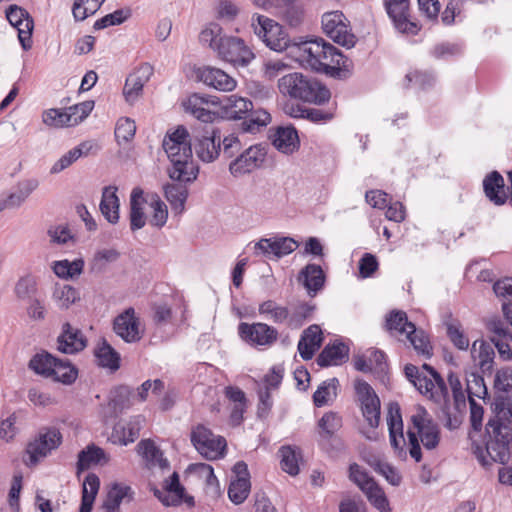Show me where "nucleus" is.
I'll return each mask as SVG.
<instances>
[{
    "mask_svg": "<svg viewBox=\"0 0 512 512\" xmlns=\"http://www.w3.org/2000/svg\"><path fill=\"white\" fill-rule=\"evenodd\" d=\"M278 88L283 95L318 105L327 102L331 96L326 86L298 72L281 77L278 81Z\"/></svg>",
    "mask_w": 512,
    "mask_h": 512,
    "instance_id": "obj_4",
    "label": "nucleus"
},
{
    "mask_svg": "<svg viewBox=\"0 0 512 512\" xmlns=\"http://www.w3.org/2000/svg\"><path fill=\"white\" fill-rule=\"evenodd\" d=\"M163 148L171 162V167L168 168L171 180L197 179L199 168L193 161L190 135L184 126H178L173 132L167 133Z\"/></svg>",
    "mask_w": 512,
    "mask_h": 512,
    "instance_id": "obj_2",
    "label": "nucleus"
},
{
    "mask_svg": "<svg viewBox=\"0 0 512 512\" xmlns=\"http://www.w3.org/2000/svg\"><path fill=\"white\" fill-rule=\"evenodd\" d=\"M494 411V419L512 425V398H495Z\"/></svg>",
    "mask_w": 512,
    "mask_h": 512,
    "instance_id": "obj_62",
    "label": "nucleus"
},
{
    "mask_svg": "<svg viewBox=\"0 0 512 512\" xmlns=\"http://www.w3.org/2000/svg\"><path fill=\"white\" fill-rule=\"evenodd\" d=\"M77 369L67 359H56L49 378L63 384H72L77 378Z\"/></svg>",
    "mask_w": 512,
    "mask_h": 512,
    "instance_id": "obj_48",
    "label": "nucleus"
},
{
    "mask_svg": "<svg viewBox=\"0 0 512 512\" xmlns=\"http://www.w3.org/2000/svg\"><path fill=\"white\" fill-rule=\"evenodd\" d=\"M69 109H49L43 112L42 120L44 124L55 127H70L76 125V120L71 118Z\"/></svg>",
    "mask_w": 512,
    "mask_h": 512,
    "instance_id": "obj_49",
    "label": "nucleus"
},
{
    "mask_svg": "<svg viewBox=\"0 0 512 512\" xmlns=\"http://www.w3.org/2000/svg\"><path fill=\"white\" fill-rule=\"evenodd\" d=\"M202 44L208 45L217 57L234 67H247L255 58L252 49L245 40L223 34V28L217 23H210L199 35Z\"/></svg>",
    "mask_w": 512,
    "mask_h": 512,
    "instance_id": "obj_1",
    "label": "nucleus"
},
{
    "mask_svg": "<svg viewBox=\"0 0 512 512\" xmlns=\"http://www.w3.org/2000/svg\"><path fill=\"white\" fill-rule=\"evenodd\" d=\"M349 358V348L344 343L327 345L317 357V364L320 367L338 366L345 363Z\"/></svg>",
    "mask_w": 512,
    "mask_h": 512,
    "instance_id": "obj_31",
    "label": "nucleus"
},
{
    "mask_svg": "<svg viewBox=\"0 0 512 512\" xmlns=\"http://www.w3.org/2000/svg\"><path fill=\"white\" fill-rule=\"evenodd\" d=\"M133 495L134 492L129 485L116 482L111 485L104 502L120 508L121 503L125 499L132 500Z\"/></svg>",
    "mask_w": 512,
    "mask_h": 512,
    "instance_id": "obj_54",
    "label": "nucleus"
},
{
    "mask_svg": "<svg viewBox=\"0 0 512 512\" xmlns=\"http://www.w3.org/2000/svg\"><path fill=\"white\" fill-rule=\"evenodd\" d=\"M337 386L338 380L336 378L324 381L313 395L315 406L322 407L326 405L331 395H336Z\"/></svg>",
    "mask_w": 512,
    "mask_h": 512,
    "instance_id": "obj_58",
    "label": "nucleus"
},
{
    "mask_svg": "<svg viewBox=\"0 0 512 512\" xmlns=\"http://www.w3.org/2000/svg\"><path fill=\"white\" fill-rule=\"evenodd\" d=\"M193 181L172 180L163 186L164 196L175 213H182L185 209V202L188 198L187 184Z\"/></svg>",
    "mask_w": 512,
    "mask_h": 512,
    "instance_id": "obj_27",
    "label": "nucleus"
},
{
    "mask_svg": "<svg viewBox=\"0 0 512 512\" xmlns=\"http://www.w3.org/2000/svg\"><path fill=\"white\" fill-rule=\"evenodd\" d=\"M241 123V128L244 132L255 134L261 129L266 127L271 122V115L265 109H252Z\"/></svg>",
    "mask_w": 512,
    "mask_h": 512,
    "instance_id": "obj_42",
    "label": "nucleus"
},
{
    "mask_svg": "<svg viewBox=\"0 0 512 512\" xmlns=\"http://www.w3.org/2000/svg\"><path fill=\"white\" fill-rule=\"evenodd\" d=\"M384 6L399 32L411 35L418 33L420 27L411 19L409 0H384Z\"/></svg>",
    "mask_w": 512,
    "mask_h": 512,
    "instance_id": "obj_14",
    "label": "nucleus"
},
{
    "mask_svg": "<svg viewBox=\"0 0 512 512\" xmlns=\"http://www.w3.org/2000/svg\"><path fill=\"white\" fill-rule=\"evenodd\" d=\"M471 357L483 374H491L494 369L495 350L492 342L477 339L471 346Z\"/></svg>",
    "mask_w": 512,
    "mask_h": 512,
    "instance_id": "obj_25",
    "label": "nucleus"
},
{
    "mask_svg": "<svg viewBox=\"0 0 512 512\" xmlns=\"http://www.w3.org/2000/svg\"><path fill=\"white\" fill-rule=\"evenodd\" d=\"M208 101L199 94H193L184 103L185 110L191 113L198 120L209 123L214 119L215 114L206 108Z\"/></svg>",
    "mask_w": 512,
    "mask_h": 512,
    "instance_id": "obj_43",
    "label": "nucleus"
},
{
    "mask_svg": "<svg viewBox=\"0 0 512 512\" xmlns=\"http://www.w3.org/2000/svg\"><path fill=\"white\" fill-rule=\"evenodd\" d=\"M484 192L487 198L495 205L505 203L507 196L504 191V179L497 171L491 172L483 181Z\"/></svg>",
    "mask_w": 512,
    "mask_h": 512,
    "instance_id": "obj_35",
    "label": "nucleus"
},
{
    "mask_svg": "<svg viewBox=\"0 0 512 512\" xmlns=\"http://www.w3.org/2000/svg\"><path fill=\"white\" fill-rule=\"evenodd\" d=\"M385 327L392 336H405L418 355L428 359L433 354L430 340L422 329L408 321L407 314L402 310L391 311L385 319Z\"/></svg>",
    "mask_w": 512,
    "mask_h": 512,
    "instance_id": "obj_6",
    "label": "nucleus"
},
{
    "mask_svg": "<svg viewBox=\"0 0 512 512\" xmlns=\"http://www.w3.org/2000/svg\"><path fill=\"white\" fill-rule=\"evenodd\" d=\"M313 307L307 303H301L295 310L290 314L288 326L292 328H299L303 322L309 318L312 314Z\"/></svg>",
    "mask_w": 512,
    "mask_h": 512,
    "instance_id": "obj_64",
    "label": "nucleus"
},
{
    "mask_svg": "<svg viewBox=\"0 0 512 512\" xmlns=\"http://www.w3.org/2000/svg\"><path fill=\"white\" fill-rule=\"evenodd\" d=\"M144 192L141 188L135 187L130 195V228L132 231L143 228L146 224L144 205L146 204Z\"/></svg>",
    "mask_w": 512,
    "mask_h": 512,
    "instance_id": "obj_30",
    "label": "nucleus"
},
{
    "mask_svg": "<svg viewBox=\"0 0 512 512\" xmlns=\"http://www.w3.org/2000/svg\"><path fill=\"white\" fill-rule=\"evenodd\" d=\"M349 479L359 487L369 502L380 512H389V502L383 490L362 466L353 463L349 466Z\"/></svg>",
    "mask_w": 512,
    "mask_h": 512,
    "instance_id": "obj_9",
    "label": "nucleus"
},
{
    "mask_svg": "<svg viewBox=\"0 0 512 512\" xmlns=\"http://www.w3.org/2000/svg\"><path fill=\"white\" fill-rule=\"evenodd\" d=\"M139 325L140 322L135 316V310L130 307L115 318L113 329L125 342L134 343L142 338Z\"/></svg>",
    "mask_w": 512,
    "mask_h": 512,
    "instance_id": "obj_22",
    "label": "nucleus"
},
{
    "mask_svg": "<svg viewBox=\"0 0 512 512\" xmlns=\"http://www.w3.org/2000/svg\"><path fill=\"white\" fill-rule=\"evenodd\" d=\"M273 145L284 154L293 153L299 147L296 129L293 127H279L274 134Z\"/></svg>",
    "mask_w": 512,
    "mask_h": 512,
    "instance_id": "obj_37",
    "label": "nucleus"
},
{
    "mask_svg": "<svg viewBox=\"0 0 512 512\" xmlns=\"http://www.w3.org/2000/svg\"><path fill=\"white\" fill-rule=\"evenodd\" d=\"M259 313L269 317L274 323L280 324L289 321L290 312L285 306H281L273 300L264 301L259 305Z\"/></svg>",
    "mask_w": 512,
    "mask_h": 512,
    "instance_id": "obj_51",
    "label": "nucleus"
},
{
    "mask_svg": "<svg viewBox=\"0 0 512 512\" xmlns=\"http://www.w3.org/2000/svg\"><path fill=\"white\" fill-rule=\"evenodd\" d=\"M195 73L199 81L219 91L230 92L237 86V81L233 77L216 67H200Z\"/></svg>",
    "mask_w": 512,
    "mask_h": 512,
    "instance_id": "obj_20",
    "label": "nucleus"
},
{
    "mask_svg": "<svg viewBox=\"0 0 512 512\" xmlns=\"http://www.w3.org/2000/svg\"><path fill=\"white\" fill-rule=\"evenodd\" d=\"M195 152L200 160L213 162L221 152V133L218 129H204L195 136Z\"/></svg>",
    "mask_w": 512,
    "mask_h": 512,
    "instance_id": "obj_17",
    "label": "nucleus"
},
{
    "mask_svg": "<svg viewBox=\"0 0 512 512\" xmlns=\"http://www.w3.org/2000/svg\"><path fill=\"white\" fill-rule=\"evenodd\" d=\"M130 16V12L124 11L123 9H118L113 13L107 14L104 17L98 19L93 28L95 30H101L107 28L109 26L120 25L122 24L128 17Z\"/></svg>",
    "mask_w": 512,
    "mask_h": 512,
    "instance_id": "obj_61",
    "label": "nucleus"
},
{
    "mask_svg": "<svg viewBox=\"0 0 512 512\" xmlns=\"http://www.w3.org/2000/svg\"><path fill=\"white\" fill-rule=\"evenodd\" d=\"M136 132V124L130 118H120L115 127V138L118 144L127 143L131 141Z\"/></svg>",
    "mask_w": 512,
    "mask_h": 512,
    "instance_id": "obj_59",
    "label": "nucleus"
},
{
    "mask_svg": "<svg viewBox=\"0 0 512 512\" xmlns=\"http://www.w3.org/2000/svg\"><path fill=\"white\" fill-rule=\"evenodd\" d=\"M407 379L416 387V389L428 399L435 403H445L448 400V389L444 379L440 374L428 376L420 372L419 368L413 364H407L404 368Z\"/></svg>",
    "mask_w": 512,
    "mask_h": 512,
    "instance_id": "obj_7",
    "label": "nucleus"
},
{
    "mask_svg": "<svg viewBox=\"0 0 512 512\" xmlns=\"http://www.w3.org/2000/svg\"><path fill=\"white\" fill-rule=\"evenodd\" d=\"M57 349L65 354H74L82 351L87 346V339L82 331L72 327L69 323H65L62 333L57 339Z\"/></svg>",
    "mask_w": 512,
    "mask_h": 512,
    "instance_id": "obj_24",
    "label": "nucleus"
},
{
    "mask_svg": "<svg viewBox=\"0 0 512 512\" xmlns=\"http://www.w3.org/2000/svg\"><path fill=\"white\" fill-rule=\"evenodd\" d=\"M154 73L153 66L143 63L137 67L126 79L123 94L128 102H134L141 94L145 83Z\"/></svg>",
    "mask_w": 512,
    "mask_h": 512,
    "instance_id": "obj_23",
    "label": "nucleus"
},
{
    "mask_svg": "<svg viewBox=\"0 0 512 512\" xmlns=\"http://www.w3.org/2000/svg\"><path fill=\"white\" fill-rule=\"evenodd\" d=\"M297 246L298 243L290 237L261 238L254 245V253L268 258H281L292 253Z\"/></svg>",
    "mask_w": 512,
    "mask_h": 512,
    "instance_id": "obj_18",
    "label": "nucleus"
},
{
    "mask_svg": "<svg viewBox=\"0 0 512 512\" xmlns=\"http://www.w3.org/2000/svg\"><path fill=\"white\" fill-rule=\"evenodd\" d=\"M293 53L301 65L315 71H327L329 68L339 67L344 59L336 47L323 39L302 42L295 46Z\"/></svg>",
    "mask_w": 512,
    "mask_h": 512,
    "instance_id": "obj_3",
    "label": "nucleus"
},
{
    "mask_svg": "<svg viewBox=\"0 0 512 512\" xmlns=\"http://www.w3.org/2000/svg\"><path fill=\"white\" fill-rule=\"evenodd\" d=\"M6 18L9 23L18 30V38L22 47L25 50L31 48V35L34 22L29 13L17 5H11L6 11Z\"/></svg>",
    "mask_w": 512,
    "mask_h": 512,
    "instance_id": "obj_19",
    "label": "nucleus"
},
{
    "mask_svg": "<svg viewBox=\"0 0 512 512\" xmlns=\"http://www.w3.org/2000/svg\"><path fill=\"white\" fill-rule=\"evenodd\" d=\"M486 433L490 440L499 446L506 447L512 440V426L499 419L490 418L486 425Z\"/></svg>",
    "mask_w": 512,
    "mask_h": 512,
    "instance_id": "obj_39",
    "label": "nucleus"
},
{
    "mask_svg": "<svg viewBox=\"0 0 512 512\" xmlns=\"http://www.w3.org/2000/svg\"><path fill=\"white\" fill-rule=\"evenodd\" d=\"M138 452L151 466H158L165 469L169 466L167 459L163 457V453L151 440H141L138 445Z\"/></svg>",
    "mask_w": 512,
    "mask_h": 512,
    "instance_id": "obj_45",
    "label": "nucleus"
},
{
    "mask_svg": "<svg viewBox=\"0 0 512 512\" xmlns=\"http://www.w3.org/2000/svg\"><path fill=\"white\" fill-rule=\"evenodd\" d=\"M56 359L57 358L50 353L43 351L41 353L35 354L31 358L29 362V368L36 374H39L45 378H49L54 368Z\"/></svg>",
    "mask_w": 512,
    "mask_h": 512,
    "instance_id": "obj_50",
    "label": "nucleus"
},
{
    "mask_svg": "<svg viewBox=\"0 0 512 512\" xmlns=\"http://www.w3.org/2000/svg\"><path fill=\"white\" fill-rule=\"evenodd\" d=\"M234 478L231 480L228 489V496L235 504L243 503L250 492V474L247 464L243 461L237 462L233 467Z\"/></svg>",
    "mask_w": 512,
    "mask_h": 512,
    "instance_id": "obj_21",
    "label": "nucleus"
},
{
    "mask_svg": "<svg viewBox=\"0 0 512 512\" xmlns=\"http://www.w3.org/2000/svg\"><path fill=\"white\" fill-rule=\"evenodd\" d=\"M62 442V435L59 429L55 427H43L38 434L29 442L27 453L30 461L35 464L39 459L46 457L48 454L59 447Z\"/></svg>",
    "mask_w": 512,
    "mask_h": 512,
    "instance_id": "obj_12",
    "label": "nucleus"
},
{
    "mask_svg": "<svg viewBox=\"0 0 512 512\" xmlns=\"http://www.w3.org/2000/svg\"><path fill=\"white\" fill-rule=\"evenodd\" d=\"M99 488V477L94 473H89L83 481L79 512H91Z\"/></svg>",
    "mask_w": 512,
    "mask_h": 512,
    "instance_id": "obj_40",
    "label": "nucleus"
},
{
    "mask_svg": "<svg viewBox=\"0 0 512 512\" xmlns=\"http://www.w3.org/2000/svg\"><path fill=\"white\" fill-rule=\"evenodd\" d=\"M411 423L412 426L407 432L409 453L415 461L419 462L422 456L419 441L428 450L436 448L440 442V430L423 407H419L411 416Z\"/></svg>",
    "mask_w": 512,
    "mask_h": 512,
    "instance_id": "obj_5",
    "label": "nucleus"
},
{
    "mask_svg": "<svg viewBox=\"0 0 512 512\" xmlns=\"http://www.w3.org/2000/svg\"><path fill=\"white\" fill-rule=\"evenodd\" d=\"M278 454L281 469L291 476H296L299 473V461L302 459L300 448L291 445L282 446Z\"/></svg>",
    "mask_w": 512,
    "mask_h": 512,
    "instance_id": "obj_38",
    "label": "nucleus"
},
{
    "mask_svg": "<svg viewBox=\"0 0 512 512\" xmlns=\"http://www.w3.org/2000/svg\"><path fill=\"white\" fill-rule=\"evenodd\" d=\"M493 387L496 398H512V367H503L496 371Z\"/></svg>",
    "mask_w": 512,
    "mask_h": 512,
    "instance_id": "obj_46",
    "label": "nucleus"
},
{
    "mask_svg": "<svg viewBox=\"0 0 512 512\" xmlns=\"http://www.w3.org/2000/svg\"><path fill=\"white\" fill-rule=\"evenodd\" d=\"M321 428V434L325 438H330L342 426L341 417L334 412L325 413L318 423Z\"/></svg>",
    "mask_w": 512,
    "mask_h": 512,
    "instance_id": "obj_60",
    "label": "nucleus"
},
{
    "mask_svg": "<svg viewBox=\"0 0 512 512\" xmlns=\"http://www.w3.org/2000/svg\"><path fill=\"white\" fill-rule=\"evenodd\" d=\"M38 187L39 181L36 178L20 181L15 187V190L5 200H2L5 204V208L21 206Z\"/></svg>",
    "mask_w": 512,
    "mask_h": 512,
    "instance_id": "obj_34",
    "label": "nucleus"
},
{
    "mask_svg": "<svg viewBox=\"0 0 512 512\" xmlns=\"http://www.w3.org/2000/svg\"><path fill=\"white\" fill-rule=\"evenodd\" d=\"M299 281L303 283L308 294L314 296L323 288L325 283V274L321 266L317 264H308L299 273Z\"/></svg>",
    "mask_w": 512,
    "mask_h": 512,
    "instance_id": "obj_32",
    "label": "nucleus"
},
{
    "mask_svg": "<svg viewBox=\"0 0 512 512\" xmlns=\"http://www.w3.org/2000/svg\"><path fill=\"white\" fill-rule=\"evenodd\" d=\"M116 186H106L102 191V199L100 202V211L105 219L112 224L119 220V198L116 194Z\"/></svg>",
    "mask_w": 512,
    "mask_h": 512,
    "instance_id": "obj_33",
    "label": "nucleus"
},
{
    "mask_svg": "<svg viewBox=\"0 0 512 512\" xmlns=\"http://www.w3.org/2000/svg\"><path fill=\"white\" fill-rule=\"evenodd\" d=\"M144 423V416L136 415L131 417L125 424H116L112 432L113 442L120 445H127L134 442L139 437Z\"/></svg>",
    "mask_w": 512,
    "mask_h": 512,
    "instance_id": "obj_26",
    "label": "nucleus"
},
{
    "mask_svg": "<svg viewBox=\"0 0 512 512\" xmlns=\"http://www.w3.org/2000/svg\"><path fill=\"white\" fill-rule=\"evenodd\" d=\"M93 144L89 141H85L80 143L78 146L72 148L67 153L62 155L51 167V174H58L70 167L73 163H75L79 158L87 156Z\"/></svg>",
    "mask_w": 512,
    "mask_h": 512,
    "instance_id": "obj_36",
    "label": "nucleus"
},
{
    "mask_svg": "<svg viewBox=\"0 0 512 512\" xmlns=\"http://www.w3.org/2000/svg\"><path fill=\"white\" fill-rule=\"evenodd\" d=\"M36 281L31 276H25L18 280L15 285V294L19 299H30L36 293Z\"/></svg>",
    "mask_w": 512,
    "mask_h": 512,
    "instance_id": "obj_63",
    "label": "nucleus"
},
{
    "mask_svg": "<svg viewBox=\"0 0 512 512\" xmlns=\"http://www.w3.org/2000/svg\"><path fill=\"white\" fill-rule=\"evenodd\" d=\"M254 33L274 51H283L289 46V37L284 28L273 19L254 14L251 19Z\"/></svg>",
    "mask_w": 512,
    "mask_h": 512,
    "instance_id": "obj_8",
    "label": "nucleus"
},
{
    "mask_svg": "<svg viewBox=\"0 0 512 512\" xmlns=\"http://www.w3.org/2000/svg\"><path fill=\"white\" fill-rule=\"evenodd\" d=\"M364 418L371 427H377L380 422V400L373 388L364 380L357 379L354 384Z\"/></svg>",
    "mask_w": 512,
    "mask_h": 512,
    "instance_id": "obj_15",
    "label": "nucleus"
},
{
    "mask_svg": "<svg viewBox=\"0 0 512 512\" xmlns=\"http://www.w3.org/2000/svg\"><path fill=\"white\" fill-rule=\"evenodd\" d=\"M324 33L335 43L351 48L355 45V36L350 32L347 19L340 11L326 12L322 16Z\"/></svg>",
    "mask_w": 512,
    "mask_h": 512,
    "instance_id": "obj_11",
    "label": "nucleus"
},
{
    "mask_svg": "<svg viewBox=\"0 0 512 512\" xmlns=\"http://www.w3.org/2000/svg\"><path fill=\"white\" fill-rule=\"evenodd\" d=\"M95 357L99 366L116 371L120 367L119 353L106 341L102 340L95 349Z\"/></svg>",
    "mask_w": 512,
    "mask_h": 512,
    "instance_id": "obj_41",
    "label": "nucleus"
},
{
    "mask_svg": "<svg viewBox=\"0 0 512 512\" xmlns=\"http://www.w3.org/2000/svg\"><path fill=\"white\" fill-rule=\"evenodd\" d=\"M389 427V437L391 446L398 451L399 455L403 452L405 439L403 435V423L398 404H391L389 407V417L387 419Z\"/></svg>",
    "mask_w": 512,
    "mask_h": 512,
    "instance_id": "obj_28",
    "label": "nucleus"
},
{
    "mask_svg": "<svg viewBox=\"0 0 512 512\" xmlns=\"http://www.w3.org/2000/svg\"><path fill=\"white\" fill-rule=\"evenodd\" d=\"M83 267L84 261L82 259L74 261L61 260L54 263L53 271L58 277L69 279L79 276L83 271Z\"/></svg>",
    "mask_w": 512,
    "mask_h": 512,
    "instance_id": "obj_53",
    "label": "nucleus"
},
{
    "mask_svg": "<svg viewBox=\"0 0 512 512\" xmlns=\"http://www.w3.org/2000/svg\"><path fill=\"white\" fill-rule=\"evenodd\" d=\"M267 155L266 147L261 144L252 145L243 150L229 164L230 173L235 176H241L251 173L262 166Z\"/></svg>",
    "mask_w": 512,
    "mask_h": 512,
    "instance_id": "obj_13",
    "label": "nucleus"
},
{
    "mask_svg": "<svg viewBox=\"0 0 512 512\" xmlns=\"http://www.w3.org/2000/svg\"><path fill=\"white\" fill-rule=\"evenodd\" d=\"M191 441L196 450L208 460H216L223 456L226 440L214 435L203 425H198L191 433Z\"/></svg>",
    "mask_w": 512,
    "mask_h": 512,
    "instance_id": "obj_10",
    "label": "nucleus"
},
{
    "mask_svg": "<svg viewBox=\"0 0 512 512\" xmlns=\"http://www.w3.org/2000/svg\"><path fill=\"white\" fill-rule=\"evenodd\" d=\"M165 489L166 492L170 494L171 500H168V498H162L160 495H158V498L162 501L164 505L170 506L181 503L184 497L185 489L180 484L179 476L176 472H174L170 476L169 480L166 481Z\"/></svg>",
    "mask_w": 512,
    "mask_h": 512,
    "instance_id": "obj_55",
    "label": "nucleus"
},
{
    "mask_svg": "<svg viewBox=\"0 0 512 512\" xmlns=\"http://www.w3.org/2000/svg\"><path fill=\"white\" fill-rule=\"evenodd\" d=\"M238 333L242 340L254 346H270L278 338V331L265 323H245L238 326Z\"/></svg>",
    "mask_w": 512,
    "mask_h": 512,
    "instance_id": "obj_16",
    "label": "nucleus"
},
{
    "mask_svg": "<svg viewBox=\"0 0 512 512\" xmlns=\"http://www.w3.org/2000/svg\"><path fill=\"white\" fill-rule=\"evenodd\" d=\"M220 104L225 116L234 120L243 119L253 109V103L249 99L235 94L226 96Z\"/></svg>",
    "mask_w": 512,
    "mask_h": 512,
    "instance_id": "obj_29",
    "label": "nucleus"
},
{
    "mask_svg": "<svg viewBox=\"0 0 512 512\" xmlns=\"http://www.w3.org/2000/svg\"><path fill=\"white\" fill-rule=\"evenodd\" d=\"M446 333L457 349L467 350L469 348V338L465 335L460 322L453 320L446 323Z\"/></svg>",
    "mask_w": 512,
    "mask_h": 512,
    "instance_id": "obj_56",
    "label": "nucleus"
},
{
    "mask_svg": "<svg viewBox=\"0 0 512 512\" xmlns=\"http://www.w3.org/2000/svg\"><path fill=\"white\" fill-rule=\"evenodd\" d=\"M466 392L468 395V401H471V399L485 400L488 396V390L483 376L477 373L469 374L466 378Z\"/></svg>",
    "mask_w": 512,
    "mask_h": 512,
    "instance_id": "obj_52",
    "label": "nucleus"
},
{
    "mask_svg": "<svg viewBox=\"0 0 512 512\" xmlns=\"http://www.w3.org/2000/svg\"><path fill=\"white\" fill-rule=\"evenodd\" d=\"M150 207L152 208L153 213L150 217L149 223L157 228L163 227L168 219V209L166 204L159 198V196L155 195L151 199Z\"/></svg>",
    "mask_w": 512,
    "mask_h": 512,
    "instance_id": "obj_57",
    "label": "nucleus"
},
{
    "mask_svg": "<svg viewBox=\"0 0 512 512\" xmlns=\"http://www.w3.org/2000/svg\"><path fill=\"white\" fill-rule=\"evenodd\" d=\"M104 460L107 461L104 450L94 444L88 445L85 449L81 450L78 454L77 473L90 468L92 465H97Z\"/></svg>",
    "mask_w": 512,
    "mask_h": 512,
    "instance_id": "obj_44",
    "label": "nucleus"
},
{
    "mask_svg": "<svg viewBox=\"0 0 512 512\" xmlns=\"http://www.w3.org/2000/svg\"><path fill=\"white\" fill-rule=\"evenodd\" d=\"M52 298L61 309H68L72 304L80 300L79 291L68 284H57L53 290Z\"/></svg>",
    "mask_w": 512,
    "mask_h": 512,
    "instance_id": "obj_47",
    "label": "nucleus"
}]
</instances>
